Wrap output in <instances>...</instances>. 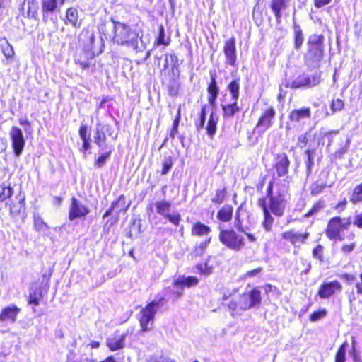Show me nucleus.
<instances>
[{"mask_svg": "<svg viewBox=\"0 0 362 362\" xmlns=\"http://www.w3.org/2000/svg\"><path fill=\"white\" fill-rule=\"evenodd\" d=\"M112 28L114 31L112 40L115 43L132 47L136 52L142 49L139 47V34L131 29L127 24L112 20Z\"/></svg>", "mask_w": 362, "mask_h": 362, "instance_id": "f257e3e1", "label": "nucleus"}, {"mask_svg": "<svg viewBox=\"0 0 362 362\" xmlns=\"http://www.w3.org/2000/svg\"><path fill=\"white\" fill-rule=\"evenodd\" d=\"M197 278L194 276H180L173 282V286L163 289L161 293L157 296L156 299L160 300L162 305L169 300H177L181 298L183 294V290L185 287H191L198 284Z\"/></svg>", "mask_w": 362, "mask_h": 362, "instance_id": "f03ea898", "label": "nucleus"}, {"mask_svg": "<svg viewBox=\"0 0 362 362\" xmlns=\"http://www.w3.org/2000/svg\"><path fill=\"white\" fill-rule=\"evenodd\" d=\"M324 56V36L311 35L308 41V51L305 54V65L310 69L319 68Z\"/></svg>", "mask_w": 362, "mask_h": 362, "instance_id": "7ed1b4c3", "label": "nucleus"}, {"mask_svg": "<svg viewBox=\"0 0 362 362\" xmlns=\"http://www.w3.org/2000/svg\"><path fill=\"white\" fill-rule=\"evenodd\" d=\"M273 184L272 181L269 182L267 189V197L269 198L267 207L274 216L280 217L286 208L287 189L286 186H282L273 192Z\"/></svg>", "mask_w": 362, "mask_h": 362, "instance_id": "20e7f679", "label": "nucleus"}, {"mask_svg": "<svg viewBox=\"0 0 362 362\" xmlns=\"http://www.w3.org/2000/svg\"><path fill=\"white\" fill-rule=\"evenodd\" d=\"M161 307H163L161 300L156 298L140 310L138 314V319L143 332L151 329L155 315Z\"/></svg>", "mask_w": 362, "mask_h": 362, "instance_id": "39448f33", "label": "nucleus"}, {"mask_svg": "<svg viewBox=\"0 0 362 362\" xmlns=\"http://www.w3.org/2000/svg\"><path fill=\"white\" fill-rule=\"evenodd\" d=\"M219 240L228 248L235 251L240 250L245 245L243 236L238 235L233 229H221Z\"/></svg>", "mask_w": 362, "mask_h": 362, "instance_id": "423d86ee", "label": "nucleus"}, {"mask_svg": "<svg viewBox=\"0 0 362 362\" xmlns=\"http://www.w3.org/2000/svg\"><path fill=\"white\" fill-rule=\"evenodd\" d=\"M321 80V71H315L313 74H302L291 82H286L285 86L293 89L312 88L317 86Z\"/></svg>", "mask_w": 362, "mask_h": 362, "instance_id": "0eeeda50", "label": "nucleus"}, {"mask_svg": "<svg viewBox=\"0 0 362 362\" xmlns=\"http://www.w3.org/2000/svg\"><path fill=\"white\" fill-rule=\"evenodd\" d=\"M240 310L244 311L259 306L262 302L261 291L255 288L248 293H245L238 297Z\"/></svg>", "mask_w": 362, "mask_h": 362, "instance_id": "6e6552de", "label": "nucleus"}, {"mask_svg": "<svg viewBox=\"0 0 362 362\" xmlns=\"http://www.w3.org/2000/svg\"><path fill=\"white\" fill-rule=\"evenodd\" d=\"M156 212L175 226H178L180 221V215L177 211L169 213L171 207V203L168 201H157L154 203Z\"/></svg>", "mask_w": 362, "mask_h": 362, "instance_id": "1a4fd4ad", "label": "nucleus"}, {"mask_svg": "<svg viewBox=\"0 0 362 362\" xmlns=\"http://www.w3.org/2000/svg\"><path fill=\"white\" fill-rule=\"evenodd\" d=\"M10 139L11 140V146L13 153L16 156H20L24 149L25 140L22 130L17 127H12L9 132Z\"/></svg>", "mask_w": 362, "mask_h": 362, "instance_id": "9d476101", "label": "nucleus"}, {"mask_svg": "<svg viewBox=\"0 0 362 362\" xmlns=\"http://www.w3.org/2000/svg\"><path fill=\"white\" fill-rule=\"evenodd\" d=\"M90 209L88 206L83 205L76 197L71 198V202L69 210V218L70 221H74L76 218L85 217L89 214Z\"/></svg>", "mask_w": 362, "mask_h": 362, "instance_id": "9b49d317", "label": "nucleus"}, {"mask_svg": "<svg viewBox=\"0 0 362 362\" xmlns=\"http://www.w3.org/2000/svg\"><path fill=\"white\" fill-rule=\"evenodd\" d=\"M342 290L341 283L337 280L324 282L319 288L317 294L320 298L327 299L334 295L336 293H339Z\"/></svg>", "mask_w": 362, "mask_h": 362, "instance_id": "f8f14e48", "label": "nucleus"}, {"mask_svg": "<svg viewBox=\"0 0 362 362\" xmlns=\"http://www.w3.org/2000/svg\"><path fill=\"white\" fill-rule=\"evenodd\" d=\"M341 218L335 216L331 218L328 223L326 230V235L332 240L342 241L343 236L341 235Z\"/></svg>", "mask_w": 362, "mask_h": 362, "instance_id": "ddd939ff", "label": "nucleus"}, {"mask_svg": "<svg viewBox=\"0 0 362 362\" xmlns=\"http://www.w3.org/2000/svg\"><path fill=\"white\" fill-rule=\"evenodd\" d=\"M223 53L226 57V64L231 66H236L237 54H236V45L235 39L234 37L227 40L224 43Z\"/></svg>", "mask_w": 362, "mask_h": 362, "instance_id": "4468645a", "label": "nucleus"}, {"mask_svg": "<svg viewBox=\"0 0 362 362\" xmlns=\"http://www.w3.org/2000/svg\"><path fill=\"white\" fill-rule=\"evenodd\" d=\"M276 115V111L273 107H269L265 110L262 115L259 119L257 124H256L255 129H258L260 132H265L269 129L272 124L273 119Z\"/></svg>", "mask_w": 362, "mask_h": 362, "instance_id": "2eb2a0df", "label": "nucleus"}, {"mask_svg": "<svg viewBox=\"0 0 362 362\" xmlns=\"http://www.w3.org/2000/svg\"><path fill=\"white\" fill-rule=\"evenodd\" d=\"M289 166L290 160L285 153L276 156L274 168L279 177L286 176L288 173Z\"/></svg>", "mask_w": 362, "mask_h": 362, "instance_id": "dca6fc26", "label": "nucleus"}, {"mask_svg": "<svg viewBox=\"0 0 362 362\" xmlns=\"http://www.w3.org/2000/svg\"><path fill=\"white\" fill-rule=\"evenodd\" d=\"M66 0H42V19L45 22L48 21L49 13L57 10L58 5H63Z\"/></svg>", "mask_w": 362, "mask_h": 362, "instance_id": "f3484780", "label": "nucleus"}, {"mask_svg": "<svg viewBox=\"0 0 362 362\" xmlns=\"http://www.w3.org/2000/svg\"><path fill=\"white\" fill-rule=\"evenodd\" d=\"M38 3L37 0H23L21 4L22 15L28 18H36L37 16Z\"/></svg>", "mask_w": 362, "mask_h": 362, "instance_id": "a211bd4d", "label": "nucleus"}, {"mask_svg": "<svg viewBox=\"0 0 362 362\" xmlns=\"http://www.w3.org/2000/svg\"><path fill=\"white\" fill-rule=\"evenodd\" d=\"M258 205L262 208L264 213V221L262 226L267 231H269L272 229L274 218L271 215V213L267 207V198L264 197L259 199L258 201Z\"/></svg>", "mask_w": 362, "mask_h": 362, "instance_id": "6ab92c4d", "label": "nucleus"}, {"mask_svg": "<svg viewBox=\"0 0 362 362\" xmlns=\"http://www.w3.org/2000/svg\"><path fill=\"white\" fill-rule=\"evenodd\" d=\"M311 117V110L310 107H303L292 110L288 118L291 122L302 123L305 119H309Z\"/></svg>", "mask_w": 362, "mask_h": 362, "instance_id": "aec40b11", "label": "nucleus"}, {"mask_svg": "<svg viewBox=\"0 0 362 362\" xmlns=\"http://www.w3.org/2000/svg\"><path fill=\"white\" fill-rule=\"evenodd\" d=\"M211 82L207 88L209 94L208 97L209 103L214 107L216 105V99L219 93V88L216 83V75L215 73H210Z\"/></svg>", "mask_w": 362, "mask_h": 362, "instance_id": "412c9836", "label": "nucleus"}, {"mask_svg": "<svg viewBox=\"0 0 362 362\" xmlns=\"http://www.w3.org/2000/svg\"><path fill=\"white\" fill-rule=\"evenodd\" d=\"M308 237L309 233H299L290 230L282 233V238L289 240L295 246L298 244L305 243Z\"/></svg>", "mask_w": 362, "mask_h": 362, "instance_id": "4be33fe9", "label": "nucleus"}, {"mask_svg": "<svg viewBox=\"0 0 362 362\" xmlns=\"http://www.w3.org/2000/svg\"><path fill=\"white\" fill-rule=\"evenodd\" d=\"M20 310L15 305L4 308L0 313V321L6 323H13Z\"/></svg>", "mask_w": 362, "mask_h": 362, "instance_id": "5701e85b", "label": "nucleus"}, {"mask_svg": "<svg viewBox=\"0 0 362 362\" xmlns=\"http://www.w3.org/2000/svg\"><path fill=\"white\" fill-rule=\"evenodd\" d=\"M169 59H171V76L180 79L179 59L174 54H165L164 69L168 67Z\"/></svg>", "mask_w": 362, "mask_h": 362, "instance_id": "b1692460", "label": "nucleus"}, {"mask_svg": "<svg viewBox=\"0 0 362 362\" xmlns=\"http://www.w3.org/2000/svg\"><path fill=\"white\" fill-rule=\"evenodd\" d=\"M291 0H272L271 8L275 16L276 20L278 23L281 22V11L287 8L288 4Z\"/></svg>", "mask_w": 362, "mask_h": 362, "instance_id": "393cba45", "label": "nucleus"}, {"mask_svg": "<svg viewBox=\"0 0 362 362\" xmlns=\"http://www.w3.org/2000/svg\"><path fill=\"white\" fill-rule=\"evenodd\" d=\"M127 334H123L119 336H114L107 339V346L112 351L122 349L124 346V340Z\"/></svg>", "mask_w": 362, "mask_h": 362, "instance_id": "a878e982", "label": "nucleus"}, {"mask_svg": "<svg viewBox=\"0 0 362 362\" xmlns=\"http://www.w3.org/2000/svg\"><path fill=\"white\" fill-rule=\"evenodd\" d=\"M65 24H70L75 28H79L81 23L78 22V12L75 8H69L66 12Z\"/></svg>", "mask_w": 362, "mask_h": 362, "instance_id": "bb28decb", "label": "nucleus"}, {"mask_svg": "<svg viewBox=\"0 0 362 362\" xmlns=\"http://www.w3.org/2000/svg\"><path fill=\"white\" fill-rule=\"evenodd\" d=\"M231 103L228 105H221L223 110V116L224 118H231L234 115L240 112V107L238 106L237 101L230 100Z\"/></svg>", "mask_w": 362, "mask_h": 362, "instance_id": "cd10ccee", "label": "nucleus"}, {"mask_svg": "<svg viewBox=\"0 0 362 362\" xmlns=\"http://www.w3.org/2000/svg\"><path fill=\"white\" fill-rule=\"evenodd\" d=\"M218 121V116L212 112L210 115L206 129L210 139H213L216 132V126Z\"/></svg>", "mask_w": 362, "mask_h": 362, "instance_id": "c85d7f7f", "label": "nucleus"}, {"mask_svg": "<svg viewBox=\"0 0 362 362\" xmlns=\"http://www.w3.org/2000/svg\"><path fill=\"white\" fill-rule=\"evenodd\" d=\"M315 154V149H307L305 151V164L306 167V175L308 177L311 173L313 167L314 165V157Z\"/></svg>", "mask_w": 362, "mask_h": 362, "instance_id": "c756f323", "label": "nucleus"}, {"mask_svg": "<svg viewBox=\"0 0 362 362\" xmlns=\"http://www.w3.org/2000/svg\"><path fill=\"white\" fill-rule=\"evenodd\" d=\"M233 209L230 205H224L217 214V218L223 222H228L232 218Z\"/></svg>", "mask_w": 362, "mask_h": 362, "instance_id": "7c9ffc66", "label": "nucleus"}, {"mask_svg": "<svg viewBox=\"0 0 362 362\" xmlns=\"http://www.w3.org/2000/svg\"><path fill=\"white\" fill-rule=\"evenodd\" d=\"M211 232V228L200 222L196 223L192 229V235L197 236L208 235Z\"/></svg>", "mask_w": 362, "mask_h": 362, "instance_id": "2f4dec72", "label": "nucleus"}, {"mask_svg": "<svg viewBox=\"0 0 362 362\" xmlns=\"http://www.w3.org/2000/svg\"><path fill=\"white\" fill-rule=\"evenodd\" d=\"M13 194V189L9 183L3 182L0 185V202L10 199Z\"/></svg>", "mask_w": 362, "mask_h": 362, "instance_id": "473e14b6", "label": "nucleus"}, {"mask_svg": "<svg viewBox=\"0 0 362 362\" xmlns=\"http://www.w3.org/2000/svg\"><path fill=\"white\" fill-rule=\"evenodd\" d=\"M25 204V197L20 198L17 203L11 202L6 203V206H9V211L11 216H15L18 215L21 210L23 209Z\"/></svg>", "mask_w": 362, "mask_h": 362, "instance_id": "72a5a7b5", "label": "nucleus"}, {"mask_svg": "<svg viewBox=\"0 0 362 362\" xmlns=\"http://www.w3.org/2000/svg\"><path fill=\"white\" fill-rule=\"evenodd\" d=\"M180 86V79L175 77H170L168 83H167L168 94L173 97L176 96L178 93Z\"/></svg>", "mask_w": 362, "mask_h": 362, "instance_id": "f704fd0d", "label": "nucleus"}, {"mask_svg": "<svg viewBox=\"0 0 362 362\" xmlns=\"http://www.w3.org/2000/svg\"><path fill=\"white\" fill-rule=\"evenodd\" d=\"M228 90H229V92L231 95L230 100L238 101V98H239L240 80L239 79L233 80L228 85Z\"/></svg>", "mask_w": 362, "mask_h": 362, "instance_id": "c9c22d12", "label": "nucleus"}, {"mask_svg": "<svg viewBox=\"0 0 362 362\" xmlns=\"http://www.w3.org/2000/svg\"><path fill=\"white\" fill-rule=\"evenodd\" d=\"M293 30L295 48L298 49L301 47L304 41L303 34L300 25L296 23H294L293 25Z\"/></svg>", "mask_w": 362, "mask_h": 362, "instance_id": "e433bc0d", "label": "nucleus"}, {"mask_svg": "<svg viewBox=\"0 0 362 362\" xmlns=\"http://www.w3.org/2000/svg\"><path fill=\"white\" fill-rule=\"evenodd\" d=\"M124 204V197L123 195H121L117 200L113 202L111 204L110 208L105 211V213L103 215V218H105L108 216H110L112 214V212L118 206H121V209H119V211H122V207Z\"/></svg>", "mask_w": 362, "mask_h": 362, "instance_id": "4c0bfd02", "label": "nucleus"}, {"mask_svg": "<svg viewBox=\"0 0 362 362\" xmlns=\"http://www.w3.org/2000/svg\"><path fill=\"white\" fill-rule=\"evenodd\" d=\"M347 341H344L338 349L334 362H346V352L348 347Z\"/></svg>", "mask_w": 362, "mask_h": 362, "instance_id": "58836bf2", "label": "nucleus"}, {"mask_svg": "<svg viewBox=\"0 0 362 362\" xmlns=\"http://www.w3.org/2000/svg\"><path fill=\"white\" fill-rule=\"evenodd\" d=\"M106 141V135L105 134L104 131H103L100 126L98 127L96 124L95 128V135L94 136V141L97 144L98 147H102V146L105 143Z\"/></svg>", "mask_w": 362, "mask_h": 362, "instance_id": "ea45409f", "label": "nucleus"}, {"mask_svg": "<svg viewBox=\"0 0 362 362\" xmlns=\"http://www.w3.org/2000/svg\"><path fill=\"white\" fill-rule=\"evenodd\" d=\"M350 202L354 204L362 202V183L354 187L350 197Z\"/></svg>", "mask_w": 362, "mask_h": 362, "instance_id": "a19ab883", "label": "nucleus"}, {"mask_svg": "<svg viewBox=\"0 0 362 362\" xmlns=\"http://www.w3.org/2000/svg\"><path fill=\"white\" fill-rule=\"evenodd\" d=\"M173 165V159L171 156H165L162 160L161 175H165L169 173Z\"/></svg>", "mask_w": 362, "mask_h": 362, "instance_id": "79ce46f5", "label": "nucleus"}, {"mask_svg": "<svg viewBox=\"0 0 362 362\" xmlns=\"http://www.w3.org/2000/svg\"><path fill=\"white\" fill-rule=\"evenodd\" d=\"M34 227L39 232L47 230L49 227L39 215H34Z\"/></svg>", "mask_w": 362, "mask_h": 362, "instance_id": "37998d69", "label": "nucleus"}, {"mask_svg": "<svg viewBox=\"0 0 362 362\" xmlns=\"http://www.w3.org/2000/svg\"><path fill=\"white\" fill-rule=\"evenodd\" d=\"M206 119V105L202 107L200 117L198 121L195 122V127L197 131H200L204 127Z\"/></svg>", "mask_w": 362, "mask_h": 362, "instance_id": "c03bdc74", "label": "nucleus"}, {"mask_svg": "<svg viewBox=\"0 0 362 362\" xmlns=\"http://www.w3.org/2000/svg\"><path fill=\"white\" fill-rule=\"evenodd\" d=\"M226 194V187L218 189L216 192L215 196L211 199L212 202L220 204L225 200Z\"/></svg>", "mask_w": 362, "mask_h": 362, "instance_id": "a18cd8bd", "label": "nucleus"}, {"mask_svg": "<svg viewBox=\"0 0 362 362\" xmlns=\"http://www.w3.org/2000/svg\"><path fill=\"white\" fill-rule=\"evenodd\" d=\"M211 238L209 237L204 241L202 242L199 245H197L194 248V253L197 256H202L209 244L211 243Z\"/></svg>", "mask_w": 362, "mask_h": 362, "instance_id": "49530a36", "label": "nucleus"}, {"mask_svg": "<svg viewBox=\"0 0 362 362\" xmlns=\"http://www.w3.org/2000/svg\"><path fill=\"white\" fill-rule=\"evenodd\" d=\"M326 187V184L320 180H317L311 186V194L317 195L322 192Z\"/></svg>", "mask_w": 362, "mask_h": 362, "instance_id": "de8ad7c7", "label": "nucleus"}, {"mask_svg": "<svg viewBox=\"0 0 362 362\" xmlns=\"http://www.w3.org/2000/svg\"><path fill=\"white\" fill-rule=\"evenodd\" d=\"M111 154V151L105 153L101 154L95 161L94 165L96 168H103L106 161L110 158Z\"/></svg>", "mask_w": 362, "mask_h": 362, "instance_id": "09e8293b", "label": "nucleus"}, {"mask_svg": "<svg viewBox=\"0 0 362 362\" xmlns=\"http://www.w3.org/2000/svg\"><path fill=\"white\" fill-rule=\"evenodd\" d=\"M344 101L339 98H337L332 100L330 105V109L332 111V113H334L336 112L341 111L344 108Z\"/></svg>", "mask_w": 362, "mask_h": 362, "instance_id": "8fccbe9b", "label": "nucleus"}, {"mask_svg": "<svg viewBox=\"0 0 362 362\" xmlns=\"http://www.w3.org/2000/svg\"><path fill=\"white\" fill-rule=\"evenodd\" d=\"M323 252H324L323 246L321 245H317L313 250V256L314 258L317 259L320 262H324Z\"/></svg>", "mask_w": 362, "mask_h": 362, "instance_id": "3c124183", "label": "nucleus"}, {"mask_svg": "<svg viewBox=\"0 0 362 362\" xmlns=\"http://www.w3.org/2000/svg\"><path fill=\"white\" fill-rule=\"evenodd\" d=\"M352 348L349 351V354L351 356L353 361L354 362H360L361 361V356L358 351L356 349V339L355 337H352Z\"/></svg>", "mask_w": 362, "mask_h": 362, "instance_id": "603ef678", "label": "nucleus"}, {"mask_svg": "<svg viewBox=\"0 0 362 362\" xmlns=\"http://www.w3.org/2000/svg\"><path fill=\"white\" fill-rule=\"evenodd\" d=\"M165 33L164 27L163 25H160L158 36L156 40L158 45H168L169 40H165Z\"/></svg>", "mask_w": 362, "mask_h": 362, "instance_id": "864d4df0", "label": "nucleus"}, {"mask_svg": "<svg viewBox=\"0 0 362 362\" xmlns=\"http://www.w3.org/2000/svg\"><path fill=\"white\" fill-rule=\"evenodd\" d=\"M327 314V311L325 309H320L317 311H314L310 315V320L312 322H315L321 318H323Z\"/></svg>", "mask_w": 362, "mask_h": 362, "instance_id": "5fc2aeb1", "label": "nucleus"}, {"mask_svg": "<svg viewBox=\"0 0 362 362\" xmlns=\"http://www.w3.org/2000/svg\"><path fill=\"white\" fill-rule=\"evenodd\" d=\"M325 206L323 202H318L315 204L312 209L305 214V217H310L319 212Z\"/></svg>", "mask_w": 362, "mask_h": 362, "instance_id": "6e6d98bb", "label": "nucleus"}, {"mask_svg": "<svg viewBox=\"0 0 362 362\" xmlns=\"http://www.w3.org/2000/svg\"><path fill=\"white\" fill-rule=\"evenodd\" d=\"M2 52L7 59H11L14 55L13 48L7 41L6 42V45L2 47Z\"/></svg>", "mask_w": 362, "mask_h": 362, "instance_id": "4d7b16f0", "label": "nucleus"}, {"mask_svg": "<svg viewBox=\"0 0 362 362\" xmlns=\"http://www.w3.org/2000/svg\"><path fill=\"white\" fill-rule=\"evenodd\" d=\"M228 308L230 310L235 312L240 310L239 299H233L228 304Z\"/></svg>", "mask_w": 362, "mask_h": 362, "instance_id": "13d9d810", "label": "nucleus"}, {"mask_svg": "<svg viewBox=\"0 0 362 362\" xmlns=\"http://www.w3.org/2000/svg\"><path fill=\"white\" fill-rule=\"evenodd\" d=\"M353 224L358 228H362V211L354 216Z\"/></svg>", "mask_w": 362, "mask_h": 362, "instance_id": "bf43d9fd", "label": "nucleus"}, {"mask_svg": "<svg viewBox=\"0 0 362 362\" xmlns=\"http://www.w3.org/2000/svg\"><path fill=\"white\" fill-rule=\"evenodd\" d=\"M87 126L86 125H81L80 127L78 133L81 139L82 140H86L90 139V135H88L87 134Z\"/></svg>", "mask_w": 362, "mask_h": 362, "instance_id": "052dcab7", "label": "nucleus"}, {"mask_svg": "<svg viewBox=\"0 0 362 362\" xmlns=\"http://www.w3.org/2000/svg\"><path fill=\"white\" fill-rule=\"evenodd\" d=\"M29 303L33 304L34 305H39V298L35 292L30 293L29 296Z\"/></svg>", "mask_w": 362, "mask_h": 362, "instance_id": "680f3d73", "label": "nucleus"}, {"mask_svg": "<svg viewBox=\"0 0 362 362\" xmlns=\"http://www.w3.org/2000/svg\"><path fill=\"white\" fill-rule=\"evenodd\" d=\"M298 143L300 148H303L308 143L307 134L300 135L298 139Z\"/></svg>", "mask_w": 362, "mask_h": 362, "instance_id": "e2e57ef3", "label": "nucleus"}, {"mask_svg": "<svg viewBox=\"0 0 362 362\" xmlns=\"http://www.w3.org/2000/svg\"><path fill=\"white\" fill-rule=\"evenodd\" d=\"M262 272V267H258V268H256V269H255L253 270L248 271L246 273L245 276H247V277H252V276L258 275Z\"/></svg>", "mask_w": 362, "mask_h": 362, "instance_id": "0e129e2a", "label": "nucleus"}, {"mask_svg": "<svg viewBox=\"0 0 362 362\" xmlns=\"http://www.w3.org/2000/svg\"><path fill=\"white\" fill-rule=\"evenodd\" d=\"M349 145V141H347L346 144L344 147L339 148L335 152V156L338 158L342 157V156L346 152Z\"/></svg>", "mask_w": 362, "mask_h": 362, "instance_id": "69168bd1", "label": "nucleus"}, {"mask_svg": "<svg viewBox=\"0 0 362 362\" xmlns=\"http://www.w3.org/2000/svg\"><path fill=\"white\" fill-rule=\"evenodd\" d=\"M97 125L100 127V129L104 131L105 134L107 132L109 134V135H111L112 134V127L111 125L108 124H103L100 122L97 123Z\"/></svg>", "mask_w": 362, "mask_h": 362, "instance_id": "338daca9", "label": "nucleus"}, {"mask_svg": "<svg viewBox=\"0 0 362 362\" xmlns=\"http://www.w3.org/2000/svg\"><path fill=\"white\" fill-rule=\"evenodd\" d=\"M163 355H152L148 359L147 362H161L163 359Z\"/></svg>", "mask_w": 362, "mask_h": 362, "instance_id": "774afa93", "label": "nucleus"}]
</instances>
